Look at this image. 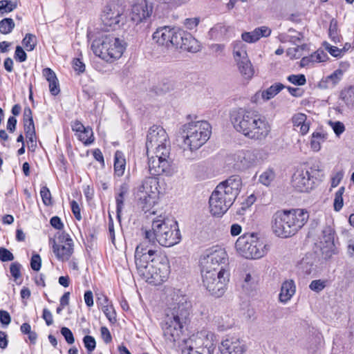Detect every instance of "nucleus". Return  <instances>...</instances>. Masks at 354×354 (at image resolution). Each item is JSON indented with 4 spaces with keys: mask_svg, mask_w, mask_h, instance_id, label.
Masks as SVG:
<instances>
[{
    "mask_svg": "<svg viewBox=\"0 0 354 354\" xmlns=\"http://www.w3.org/2000/svg\"><path fill=\"white\" fill-rule=\"evenodd\" d=\"M180 49L190 53H196L200 50L201 46L199 41L191 33L186 32L182 47H180Z\"/></svg>",
    "mask_w": 354,
    "mask_h": 354,
    "instance_id": "obj_27",
    "label": "nucleus"
},
{
    "mask_svg": "<svg viewBox=\"0 0 354 354\" xmlns=\"http://www.w3.org/2000/svg\"><path fill=\"white\" fill-rule=\"evenodd\" d=\"M153 10V2L151 0H136L132 5L131 19L136 24L145 22L150 19Z\"/></svg>",
    "mask_w": 354,
    "mask_h": 354,
    "instance_id": "obj_16",
    "label": "nucleus"
},
{
    "mask_svg": "<svg viewBox=\"0 0 354 354\" xmlns=\"http://www.w3.org/2000/svg\"><path fill=\"white\" fill-rule=\"evenodd\" d=\"M135 263L139 274L153 286L162 283L170 273L167 255L149 248L143 243L136 248Z\"/></svg>",
    "mask_w": 354,
    "mask_h": 354,
    "instance_id": "obj_1",
    "label": "nucleus"
},
{
    "mask_svg": "<svg viewBox=\"0 0 354 354\" xmlns=\"http://www.w3.org/2000/svg\"><path fill=\"white\" fill-rule=\"evenodd\" d=\"M292 122L294 127H299L301 135H306L310 128V122L307 121V116L304 113H298L292 117Z\"/></svg>",
    "mask_w": 354,
    "mask_h": 354,
    "instance_id": "obj_26",
    "label": "nucleus"
},
{
    "mask_svg": "<svg viewBox=\"0 0 354 354\" xmlns=\"http://www.w3.org/2000/svg\"><path fill=\"white\" fill-rule=\"evenodd\" d=\"M10 272L11 275L15 279H18L21 276V265L18 262L11 263L10 266Z\"/></svg>",
    "mask_w": 354,
    "mask_h": 354,
    "instance_id": "obj_52",
    "label": "nucleus"
},
{
    "mask_svg": "<svg viewBox=\"0 0 354 354\" xmlns=\"http://www.w3.org/2000/svg\"><path fill=\"white\" fill-rule=\"evenodd\" d=\"M314 181L311 179L308 170L297 169L292 175V185L299 192H308L313 186Z\"/></svg>",
    "mask_w": 354,
    "mask_h": 354,
    "instance_id": "obj_22",
    "label": "nucleus"
},
{
    "mask_svg": "<svg viewBox=\"0 0 354 354\" xmlns=\"http://www.w3.org/2000/svg\"><path fill=\"white\" fill-rule=\"evenodd\" d=\"M43 75L48 82L57 79L55 72L50 68H46L43 70Z\"/></svg>",
    "mask_w": 354,
    "mask_h": 354,
    "instance_id": "obj_61",
    "label": "nucleus"
},
{
    "mask_svg": "<svg viewBox=\"0 0 354 354\" xmlns=\"http://www.w3.org/2000/svg\"><path fill=\"white\" fill-rule=\"evenodd\" d=\"M49 89L53 95H57L59 93L60 90L57 78L52 82H49Z\"/></svg>",
    "mask_w": 354,
    "mask_h": 354,
    "instance_id": "obj_60",
    "label": "nucleus"
},
{
    "mask_svg": "<svg viewBox=\"0 0 354 354\" xmlns=\"http://www.w3.org/2000/svg\"><path fill=\"white\" fill-rule=\"evenodd\" d=\"M287 80L297 86H303L306 83V76L304 74L290 75L287 77Z\"/></svg>",
    "mask_w": 354,
    "mask_h": 354,
    "instance_id": "obj_41",
    "label": "nucleus"
},
{
    "mask_svg": "<svg viewBox=\"0 0 354 354\" xmlns=\"http://www.w3.org/2000/svg\"><path fill=\"white\" fill-rule=\"evenodd\" d=\"M22 44L27 50H32L37 44L36 37L30 33L26 34L22 40Z\"/></svg>",
    "mask_w": 354,
    "mask_h": 354,
    "instance_id": "obj_39",
    "label": "nucleus"
},
{
    "mask_svg": "<svg viewBox=\"0 0 354 354\" xmlns=\"http://www.w3.org/2000/svg\"><path fill=\"white\" fill-rule=\"evenodd\" d=\"M340 97L348 106H353L354 104V86H349L342 90L340 93Z\"/></svg>",
    "mask_w": 354,
    "mask_h": 354,
    "instance_id": "obj_34",
    "label": "nucleus"
},
{
    "mask_svg": "<svg viewBox=\"0 0 354 354\" xmlns=\"http://www.w3.org/2000/svg\"><path fill=\"white\" fill-rule=\"evenodd\" d=\"M201 272H219L230 275L228 257L224 248L215 247L209 254L201 259Z\"/></svg>",
    "mask_w": 354,
    "mask_h": 354,
    "instance_id": "obj_12",
    "label": "nucleus"
},
{
    "mask_svg": "<svg viewBox=\"0 0 354 354\" xmlns=\"http://www.w3.org/2000/svg\"><path fill=\"white\" fill-rule=\"evenodd\" d=\"M286 215L292 236L304 226L309 218L308 211L304 209H286Z\"/></svg>",
    "mask_w": 354,
    "mask_h": 354,
    "instance_id": "obj_17",
    "label": "nucleus"
},
{
    "mask_svg": "<svg viewBox=\"0 0 354 354\" xmlns=\"http://www.w3.org/2000/svg\"><path fill=\"white\" fill-rule=\"evenodd\" d=\"M41 260L40 256L37 254L32 255L30 261L31 268L35 271H38L41 268Z\"/></svg>",
    "mask_w": 354,
    "mask_h": 354,
    "instance_id": "obj_54",
    "label": "nucleus"
},
{
    "mask_svg": "<svg viewBox=\"0 0 354 354\" xmlns=\"http://www.w3.org/2000/svg\"><path fill=\"white\" fill-rule=\"evenodd\" d=\"M73 68L75 71L83 73L85 71V65L79 58L73 59Z\"/></svg>",
    "mask_w": 354,
    "mask_h": 354,
    "instance_id": "obj_64",
    "label": "nucleus"
},
{
    "mask_svg": "<svg viewBox=\"0 0 354 354\" xmlns=\"http://www.w3.org/2000/svg\"><path fill=\"white\" fill-rule=\"evenodd\" d=\"M237 252L245 259H257L267 253L266 245L254 233H245L235 243Z\"/></svg>",
    "mask_w": 354,
    "mask_h": 354,
    "instance_id": "obj_10",
    "label": "nucleus"
},
{
    "mask_svg": "<svg viewBox=\"0 0 354 354\" xmlns=\"http://www.w3.org/2000/svg\"><path fill=\"white\" fill-rule=\"evenodd\" d=\"M174 302L166 310L162 323L164 336L170 342L177 341L183 333V330L189 322L191 304L186 296L174 293Z\"/></svg>",
    "mask_w": 354,
    "mask_h": 354,
    "instance_id": "obj_4",
    "label": "nucleus"
},
{
    "mask_svg": "<svg viewBox=\"0 0 354 354\" xmlns=\"http://www.w3.org/2000/svg\"><path fill=\"white\" fill-rule=\"evenodd\" d=\"M315 259L312 255L305 256L297 265L298 271L304 275H309L315 271Z\"/></svg>",
    "mask_w": 354,
    "mask_h": 354,
    "instance_id": "obj_28",
    "label": "nucleus"
},
{
    "mask_svg": "<svg viewBox=\"0 0 354 354\" xmlns=\"http://www.w3.org/2000/svg\"><path fill=\"white\" fill-rule=\"evenodd\" d=\"M186 347L183 349V354H203L199 349L194 348V344L189 339L185 342Z\"/></svg>",
    "mask_w": 354,
    "mask_h": 354,
    "instance_id": "obj_46",
    "label": "nucleus"
},
{
    "mask_svg": "<svg viewBox=\"0 0 354 354\" xmlns=\"http://www.w3.org/2000/svg\"><path fill=\"white\" fill-rule=\"evenodd\" d=\"M151 220V230H146L145 236L149 243L158 242L162 246L171 247L180 241L181 235L176 221L161 215Z\"/></svg>",
    "mask_w": 354,
    "mask_h": 354,
    "instance_id": "obj_6",
    "label": "nucleus"
},
{
    "mask_svg": "<svg viewBox=\"0 0 354 354\" xmlns=\"http://www.w3.org/2000/svg\"><path fill=\"white\" fill-rule=\"evenodd\" d=\"M203 285L214 296L220 297L225 292L226 286L230 275L224 274L222 272H201Z\"/></svg>",
    "mask_w": 354,
    "mask_h": 354,
    "instance_id": "obj_13",
    "label": "nucleus"
},
{
    "mask_svg": "<svg viewBox=\"0 0 354 354\" xmlns=\"http://www.w3.org/2000/svg\"><path fill=\"white\" fill-rule=\"evenodd\" d=\"M241 186V178L236 175L219 183L209 197L210 212L218 216L224 214L239 194Z\"/></svg>",
    "mask_w": 354,
    "mask_h": 354,
    "instance_id": "obj_5",
    "label": "nucleus"
},
{
    "mask_svg": "<svg viewBox=\"0 0 354 354\" xmlns=\"http://www.w3.org/2000/svg\"><path fill=\"white\" fill-rule=\"evenodd\" d=\"M213 322L217 326L218 330L223 331L230 327V325L224 322L223 319L220 317H214Z\"/></svg>",
    "mask_w": 354,
    "mask_h": 354,
    "instance_id": "obj_53",
    "label": "nucleus"
},
{
    "mask_svg": "<svg viewBox=\"0 0 354 354\" xmlns=\"http://www.w3.org/2000/svg\"><path fill=\"white\" fill-rule=\"evenodd\" d=\"M324 45L325 46L326 50H327L330 53V54L333 57H337L340 55L342 50L339 49L337 47L333 46L327 42H324Z\"/></svg>",
    "mask_w": 354,
    "mask_h": 354,
    "instance_id": "obj_57",
    "label": "nucleus"
},
{
    "mask_svg": "<svg viewBox=\"0 0 354 354\" xmlns=\"http://www.w3.org/2000/svg\"><path fill=\"white\" fill-rule=\"evenodd\" d=\"M71 210L75 218L78 221L81 220L82 216L80 213V208L78 203L75 201L71 202Z\"/></svg>",
    "mask_w": 354,
    "mask_h": 354,
    "instance_id": "obj_58",
    "label": "nucleus"
},
{
    "mask_svg": "<svg viewBox=\"0 0 354 354\" xmlns=\"http://www.w3.org/2000/svg\"><path fill=\"white\" fill-rule=\"evenodd\" d=\"M295 293V285L292 280L284 281L279 295V301L282 303L288 301Z\"/></svg>",
    "mask_w": 354,
    "mask_h": 354,
    "instance_id": "obj_25",
    "label": "nucleus"
},
{
    "mask_svg": "<svg viewBox=\"0 0 354 354\" xmlns=\"http://www.w3.org/2000/svg\"><path fill=\"white\" fill-rule=\"evenodd\" d=\"M325 287L326 281L321 279L313 280L309 285L310 289L317 292L322 291Z\"/></svg>",
    "mask_w": 354,
    "mask_h": 354,
    "instance_id": "obj_48",
    "label": "nucleus"
},
{
    "mask_svg": "<svg viewBox=\"0 0 354 354\" xmlns=\"http://www.w3.org/2000/svg\"><path fill=\"white\" fill-rule=\"evenodd\" d=\"M40 195L45 205L48 206L52 205L51 194L47 187L44 186L41 188Z\"/></svg>",
    "mask_w": 354,
    "mask_h": 354,
    "instance_id": "obj_43",
    "label": "nucleus"
},
{
    "mask_svg": "<svg viewBox=\"0 0 354 354\" xmlns=\"http://www.w3.org/2000/svg\"><path fill=\"white\" fill-rule=\"evenodd\" d=\"M186 32L182 29L174 28L171 46L180 49V47H182Z\"/></svg>",
    "mask_w": 354,
    "mask_h": 354,
    "instance_id": "obj_32",
    "label": "nucleus"
},
{
    "mask_svg": "<svg viewBox=\"0 0 354 354\" xmlns=\"http://www.w3.org/2000/svg\"><path fill=\"white\" fill-rule=\"evenodd\" d=\"M83 342L88 353L92 352L95 348L96 342L94 337L92 336H84L83 338Z\"/></svg>",
    "mask_w": 354,
    "mask_h": 354,
    "instance_id": "obj_45",
    "label": "nucleus"
},
{
    "mask_svg": "<svg viewBox=\"0 0 354 354\" xmlns=\"http://www.w3.org/2000/svg\"><path fill=\"white\" fill-rule=\"evenodd\" d=\"M215 335L207 330H201L192 335L189 340L194 344V348L199 349L203 354H214Z\"/></svg>",
    "mask_w": 354,
    "mask_h": 354,
    "instance_id": "obj_15",
    "label": "nucleus"
},
{
    "mask_svg": "<svg viewBox=\"0 0 354 354\" xmlns=\"http://www.w3.org/2000/svg\"><path fill=\"white\" fill-rule=\"evenodd\" d=\"M272 230L278 237L286 239L292 236L290 230L288 225L286 209L278 210L272 216Z\"/></svg>",
    "mask_w": 354,
    "mask_h": 354,
    "instance_id": "obj_19",
    "label": "nucleus"
},
{
    "mask_svg": "<svg viewBox=\"0 0 354 354\" xmlns=\"http://www.w3.org/2000/svg\"><path fill=\"white\" fill-rule=\"evenodd\" d=\"M275 176L272 169H268L259 176V182L264 185L268 186L274 180Z\"/></svg>",
    "mask_w": 354,
    "mask_h": 354,
    "instance_id": "obj_40",
    "label": "nucleus"
},
{
    "mask_svg": "<svg viewBox=\"0 0 354 354\" xmlns=\"http://www.w3.org/2000/svg\"><path fill=\"white\" fill-rule=\"evenodd\" d=\"M221 354H244L247 346L240 339L235 337H225L218 346Z\"/></svg>",
    "mask_w": 354,
    "mask_h": 354,
    "instance_id": "obj_21",
    "label": "nucleus"
},
{
    "mask_svg": "<svg viewBox=\"0 0 354 354\" xmlns=\"http://www.w3.org/2000/svg\"><path fill=\"white\" fill-rule=\"evenodd\" d=\"M15 59H18L19 62H22L26 61L27 58V55L26 52L23 50V48L20 46H17L15 50Z\"/></svg>",
    "mask_w": 354,
    "mask_h": 354,
    "instance_id": "obj_56",
    "label": "nucleus"
},
{
    "mask_svg": "<svg viewBox=\"0 0 354 354\" xmlns=\"http://www.w3.org/2000/svg\"><path fill=\"white\" fill-rule=\"evenodd\" d=\"M24 128L26 138L31 143L30 147H36V133L34 122H24Z\"/></svg>",
    "mask_w": 354,
    "mask_h": 354,
    "instance_id": "obj_29",
    "label": "nucleus"
},
{
    "mask_svg": "<svg viewBox=\"0 0 354 354\" xmlns=\"http://www.w3.org/2000/svg\"><path fill=\"white\" fill-rule=\"evenodd\" d=\"M233 57L241 76L245 80H251L254 76V69L241 41H236L234 45Z\"/></svg>",
    "mask_w": 354,
    "mask_h": 354,
    "instance_id": "obj_14",
    "label": "nucleus"
},
{
    "mask_svg": "<svg viewBox=\"0 0 354 354\" xmlns=\"http://www.w3.org/2000/svg\"><path fill=\"white\" fill-rule=\"evenodd\" d=\"M200 19L198 17L187 18L185 19L183 24L186 28L193 30L198 25Z\"/></svg>",
    "mask_w": 354,
    "mask_h": 354,
    "instance_id": "obj_51",
    "label": "nucleus"
},
{
    "mask_svg": "<svg viewBox=\"0 0 354 354\" xmlns=\"http://www.w3.org/2000/svg\"><path fill=\"white\" fill-rule=\"evenodd\" d=\"M345 191L344 187H341L338 189V191L335 193V198H334V209L336 212H339L343 207L344 200H343V194Z\"/></svg>",
    "mask_w": 354,
    "mask_h": 354,
    "instance_id": "obj_37",
    "label": "nucleus"
},
{
    "mask_svg": "<svg viewBox=\"0 0 354 354\" xmlns=\"http://www.w3.org/2000/svg\"><path fill=\"white\" fill-rule=\"evenodd\" d=\"M329 125L333 129L334 133L337 136H339L344 131H345V127L344 124L339 121L336 122H329Z\"/></svg>",
    "mask_w": 354,
    "mask_h": 354,
    "instance_id": "obj_47",
    "label": "nucleus"
},
{
    "mask_svg": "<svg viewBox=\"0 0 354 354\" xmlns=\"http://www.w3.org/2000/svg\"><path fill=\"white\" fill-rule=\"evenodd\" d=\"M315 63L324 62L327 58V55L322 50H318L313 53Z\"/></svg>",
    "mask_w": 354,
    "mask_h": 354,
    "instance_id": "obj_59",
    "label": "nucleus"
},
{
    "mask_svg": "<svg viewBox=\"0 0 354 354\" xmlns=\"http://www.w3.org/2000/svg\"><path fill=\"white\" fill-rule=\"evenodd\" d=\"M158 186L157 178L147 177L134 189L135 199L137 201L138 205L145 212L147 218L156 214V211L152 208L156 203L158 197Z\"/></svg>",
    "mask_w": 354,
    "mask_h": 354,
    "instance_id": "obj_8",
    "label": "nucleus"
},
{
    "mask_svg": "<svg viewBox=\"0 0 354 354\" xmlns=\"http://www.w3.org/2000/svg\"><path fill=\"white\" fill-rule=\"evenodd\" d=\"M230 118L234 128L249 139L262 141L270 133L268 121L254 111L235 109L231 112Z\"/></svg>",
    "mask_w": 354,
    "mask_h": 354,
    "instance_id": "obj_3",
    "label": "nucleus"
},
{
    "mask_svg": "<svg viewBox=\"0 0 354 354\" xmlns=\"http://www.w3.org/2000/svg\"><path fill=\"white\" fill-rule=\"evenodd\" d=\"M284 88V85L281 83L274 84L270 86L266 90L263 91L261 93V96L264 100H268L274 97Z\"/></svg>",
    "mask_w": 354,
    "mask_h": 354,
    "instance_id": "obj_31",
    "label": "nucleus"
},
{
    "mask_svg": "<svg viewBox=\"0 0 354 354\" xmlns=\"http://www.w3.org/2000/svg\"><path fill=\"white\" fill-rule=\"evenodd\" d=\"M267 158V153L263 149H254L242 151L238 156V161L243 169L254 167Z\"/></svg>",
    "mask_w": 354,
    "mask_h": 354,
    "instance_id": "obj_20",
    "label": "nucleus"
},
{
    "mask_svg": "<svg viewBox=\"0 0 354 354\" xmlns=\"http://www.w3.org/2000/svg\"><path fill=\"white\" fill-rule=\"evenodd\" d=\"M17 7V1L11 0L0 1V13L1 15L8 13L16 9Z\"/></svg>",
    "mask_w": 354,
    "mask_h": 354,
    "instance_id": "obj_36",
    "label": "nucleus"
},
{
    "mask_svg": "<svg viewBox=\"0 0 354 354\" xmlns=\"http://www.w3.org/2000/svg\"><path fill=\"white\" fill-rule=\"evenodd\" d=\"M102 310L110 322L114 323L116 322L115 312L111 304L104 306Z\"/></svg>",
    "mask_w": 354,
    "mask_h": 354,
    "instance_id": "obj_44",
    "label": "nucleus"
},
{
    "mask_svg": "<svg viewBox=\"0 0 354 354\" xmlns=\"http://www.w3.org/2000/svg\"><path fill=\"white\" fill-rule=\"evenodd\" d=\"M212 133L210 124L205 120H198L185 124L181 127V138L185 153L186 148L194 151L201 147L209 138Z\"/></svg>",
    "mask_w": 354,
    "mask_h": 354,
    "instance_id": "obj_7",
    "label": "nucleus"
},
{
    "mask_svg": "<svg viewBox=\"0 0 354 354\" xmlns=\"http://www.w3.org/2000/svg\"><path fill=\"white\" fill-rule=\"evenodd\" d=\"M53 252L62 261H68L73 252V240L68 234H62L58 236V242L54 241Z\"/></svg>",
    "mask_w": 354,
    "mask_h": 354,
    "instance_id": "obj_18",
    "label": "nucleus"
},
{
    "mask_svg": "<svg viewBox=\"0 0 354 354\" xmlns=\"http://www.w3.org/2000/svg\"><path fill=\"white\" fill-rule=\"evenodd\" d=\"M15 28V22L11 18H5L0 21V32L2 34L10 33Z\"/></svg>",
    "mask_w": 354,
    "mask_h": 354,
    "instance_id": "obj_38",
    "label": "nucleus"
},
{
    "mask_svg": "<svg viewBox=\"0 0 354 354\" xmlns=\"http://www.w3.org/2000/svg\"><path fill=\"white\" fill-rule=\"evenodd\" d=\"M14 256L11 252L4 248H0V260L3 262L12 261Z\"/></svg>",
    "mask_w": 354,
    "mask_h": 354,
    "instance_id": "obj_50",
    "label": "nucleus"
},
{
    "mask_svg": "<svg viewBox=\"0 0 354 354\" xmlns=\"http://www.w3.org/2000/svg\"><path fill=\"white\" fill-rule=\"evenodd\" d=\"M11 317L10 314L5 310L0 311V322L3 325H8L10 323Z\"/></svg>",
    "mask_w": 354,
    "mask_h": 354,
    "instance_id": "obj_63",
    "label": "nucleus"
},
{
    "mask_svg": "<svg viewBox=\"0 0 354 354\" xmlns=\"http://www.w3.org/2000/svg\"><path fill=\"white\" fill-rule=\"evenodd\" d=\"M77 136L84 144L89 145L93 142V133L91 128L87 127Z\"/></svg>",
    "mask_w": 354,
    "mask_h": 354,
    "instance_id": "obj_35",
    "label": "nucleus"
},
{
    "mask_svg": "<svg viewBox=\"0 0 354 354\" xmlns=\"http://www.w3.org/2000/svg\"><path fill=\"white\" fill-rule=\"evenodd\" d=\"M129 189V185L124 183L120 186L118 193L115 196L116 214L119 221H120L122 210L124 207V197L127 195Z\"/></svg>",
    "mask_w": 354,
    "mask_h": 354,
    "instance_id": "obj_24",
    "label": "nucleus"
},
{
    "mask_svg": "<svg viewBox=\"0 0 354 354\" xmlns=\"http://www.w3.org/2000/svg\"><path fill=\"white\" fill-rule=\"evenodd\" d=\"M127 44L113 35H106L95 39L91 49L96 56L106 62H112L119 59L123 54Z\"/></svg>",
    "mask_w": 354,
    "mask_h": 354,
    "instance_id": "obj_9",
    "label": "nucleus"
},
{
    "mask_svg": "<svg viewBox=\"0 0 354 354\" xmlns=\"http://www.w3.org/2000/svg\"><path fill=\"white\" fill-rule=\"evenodd\" d=\"M241 38L245 42L254 43L259 39V35H258V32L254 29L252 32H245L242 33Z\"/></svg>",
    "mask_w": 354,
    "mask_h": 354,
    "instance_id": "obj_42",
    "label": "nucleus"
},
{
    "mask_svg": "<svg viewBox=\"0 0 354 354\" xmlns=\"http://www.w3.org/2000/svg\"><path fill=\"white\" fill-rule=\"evenodd\" d=\"M322 233L326 242H331L333 241L334 231L330 226L325 227Z\"/></svg>",
    "mask_w": 354,
    "mask_h": 354,
    "instance_id": "obj_55",
    "label": "nucleus"
},
{
    "mask_svg": "<svg viewBox=\"0 0 354 354\" xmlns=\"http://www.w3.org/2000/svg\"><path fill=\"white\" fill-rule=\"evenodd\" d=\"M173 30L174 28L168 26L160 27L153 33L152 39L158 45L169 48L171 46Z\"/></svg>",
    "mask_w": 354,
    "mask_h": 354,
    "instance_id": "obj_23",
    "label": "nucleus"
},
{
    "mask_svg": "<svg viewBox=\"0 0 354 354\" xmlns=\"http://www.w3.org/2000/svg\"><path fill=\"white\" fill-rule=\"evenodd\" d=\"M43 319L45 320L47 326H50L53 323V315L49 310L44 308L43 310Z\"/></svg>",
    "mask_w": 354,
    "mask_h": 354,
    "instance_id": "obj_62",
    "label": "nucleus"
},
{
    "mask_svg": "<svg viewBox=\"0 0 354 354\" xmlns=\"http://www.w3.org/2000/svg\"><path fill=\"white\" fill-rule=\"evenodd\" d=\"M124 168L125 160L122 158L121 152L116 151L114 162L115 174L118 176H122L124 174Z\"/></svg>",
    "mask_w": 354,
    "mask_h": 354,
    "instance_id": "obj_33",
    "label": "nucleus"
},
{
    "mask_svg": "<svg viewBox=\"0 0 354 354\" xmlns=\"http://www.w3.org/2000/svg\"><path fill=\"white\" fill-rule=\"evenodd\" d=\"M146 148L150 174L153 176L170 174V142L167 132L162 127L153 126L149 129L147 136Z\"/></svg>",
    "mask_w": 354,
    "mask_h": 354,
    "instance_id": "obj_2",
    "label": "nucleus"
},
{
    "mask_svg": "<svg viewBox=\"0 0 354 354\" xmlns=\"http://www.w3.org/2000/svg\"><path fill=\"white\" fill-rule=\"evenodd\" d=\"M60 332L68 344H73L75 342L73 334L68 328L62 327Z\"/></svg>",
    "mask_w": 354,
    "mask_h": 354,
    "instance_id": "obj_49",
    "label": "nucleus"
},
{
    "mask_svg": "<svg viewBox=\"0 0 354 354\" xmlns=\"http://www.w3.org/2000/svg\"><path fill=\"white\" fill-rule=\"evenodd\" d=\"M326 139V135L322 131H315L312 134L310 147L314 151H319L321 149V144Z\"/></svg>",
    "mask_w": 354,
    "mask_h": 354,
    "instance_id": "obj_30",
    "label": "nucleus"
},
{
    "mask_svg": "<svg viewBox=\"0 0 354 354\" xmlns=\"http://www.w3.org/2000/svg\"><path fill=\"white\" fill-rule=\"evenodd\" d=\"M125 6L119 0H112L105 6L101 19L106 31L119 29L124 25L126 17L124 15Z\"/></svg>",
    "mask_w": 354,
    "mask_h": 354,
    "instance_id": "obj_11",
    "label": "nucleus"
}]
</instances>
